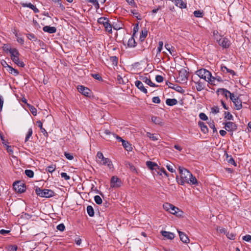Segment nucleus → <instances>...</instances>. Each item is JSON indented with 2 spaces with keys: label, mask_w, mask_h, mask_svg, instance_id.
Here are the masks:
<instances>
[{
  "label": "nucleus",
  "mask_w": 251,
  "mask_h": 251,
  "mask_svg": "<svg viewBox=\"0 0 251 251\" xmlns=\"http://www.w3.org/2000/svg\"><path fill=\"white\" fill-rule=\"evenodd\" d=\"M178 170L180 175V179L178 181V183L181 185H183L185 183L188 182L189 178L192 176V174L187 169L181 166H179Z\"/></svg>",
  "instance_id": "obj_1"
},
{
  "label": "nucleus",
  "mask_w": 251,
  "mask_h": 251,
  "mask_svg": "<svg viewBox=\"0 0 251 251\" xmlns=\"http://www.w3.org/2000/svg\"><path fill=\"white\" fill-rule=\"evenodd\" d=\"M35 193L39 197L49 198L54 196L55 193L50 189H42L37 187L35 189Z\"/></svg>",
  "instance_id": "obj_2"
},
{
  "label": "nucleus",
  "mask_w": 251,
  "mask_h": 251,
  "mask_svg": "<svg viewBox=\"0 0 251 251\" xmlns=\"http://www.w3.org/2000/svg\"><path fill=\"white\" fill-rule=\"evenodd\" d=\"M97 157L100 159V164L104 165H107V167L110 169L113 167V164L112 162L110 161L109 159L108 158H105L104 157L103 154L100 151H99L97 153Z\"/></svg>",
  "instance_id": "obj_3"
},
{
  "label": "nucleus",
  "mask_w": 251,
  "mask_h": 251,
  "mask_svg": "<svg viewBox=\"0 0 251 251\" xmlns=\"http://www.w3.org/2000/svg\"><path fill=\"white\" fill-rule=\"evenodd\" d=\"M98 22L100 24H102L107 31L109 33L112 32V26L109 23L108 18L106 17H100L98 19Z\"/></svg>",
  "instance_id": "obj_4"
},
{
  "label": "nucleus",
  "mask_w": 251,
  "mask_h": 251,
  "mask_svg": "<svg viewBox=\"0 0 251 251\" xmlns=\"http://www.w3.org/2000/svg\"><path fill=\"white\" fill-rule=\"evenodd\" d=\"M13 187L16 192L19 193H24L26 189L25 184L20 181L14 182L13 184Z\"/></svg>",
  "instance_id": "obj_5"
},
{
  "label": "nucleus",
  "mask_w": 251,
  "mask_h": 251,
  "mask_svg": "<svg viewBox=\"0 0 251 251\" xmlns=\"http://www.w3.org/2000/svg\"><path fill=\"white\" fill-rule=\"evenodd\" d=\"M196 74L200 78L203 79L205 81H207L208 77H210L211 76V73L205 69H201L198 70L196 72Z\"/></svg>",
  "instance_id": "obj_6"
},
{
  "label": "nucleus",
  "mask_w": 251,
  "mask_h": 251,
  "mask_svg": "<svg viewBox=\"0 0 251 251\" xmlns=\"http://www.w3.org/2000/svg\"><path fill=\"white\" fill-rule=\"evenodd\" d=\"M188 78V74L185 69H181L179 71V75L177 77L178 81L181 83H185Z\"/></svg>",
  "instance_id": "obj_7"
},
{
  "label": "nucleus",
  "mask_w": 251,
  "mask_h": 251,
  "mask_svg": "<svg viewBox=\"0 0 251 251\" xmlns=\"http://www.w3.org/2000/svg\"><path fill=\"white\" fill-rule=\"evenodd\" d=\"M122 184V181L118 177L113 176L111 178L110 186L112 188L119 187Z\"/></svg>",
  "instance_id": "obj_8"
},
{
  "label": "nucleus",
  "mask_w": 251,
  "mask_h": 251,
  "mask_svg": "<svg viewBox=\"0 0 251 251\" xmlns=\"http://www.w3.org/2000/svg\"><path fill=\"white\" fill-rule=\"evenodd\" d=\"M223 124H225V128L228 131H236L237 129V125L233 122H228Z\"/></svg>",
  "instance_id": "obj_9"
},
{
  "label": "nucleus",
  "mask_w": 251,
  "mask_h": 251,
  "mask_svg": "<svg viewBox=\"0 0 251 251\" xmlns=\"http://www.w3.org/2000/svg\"><path fill=\"white\" fill-rule=\"evenodd\" d=\"M77 89L78 91L82 95L87 97H90L91 92L88 88L83 85H78Z\"/></svg>",
  "instance_id": "obj_10"
},
{
  "label": "nucleus",
  "mask_w": 251,
  "mask_h": 251,
  "mask_svg": "<svg viewBox=\"0 0 251 251\" xmlns=\"http://www.w3.org/2000/svg\"><path fill=\"white\" fill-rule=\"evenodd\" d=\"M218 44L224 48H228L230 46V41L226 37H222L218 41Z\"/></svg>",
  "instance_id": "obj_11"
},
{
  "label": "nucleus",
  "mask_w": 251,
  "mask_h": 251,
  "mask_svg": "<svg viewBox=\"0 0 251 251\" xmlns=\"http://www.w3.org/2000/svg\"><path fill=\"white\" fill-rule=\"evenodd\" d=\"M20 54L17 49H14L13 51L11 52L10 56L11 59L13 62H16L19 59V56Z\"/></svg>",
  "instance_id": "obj_12"
},
{
  "label": "nucleus",
  "mask_w": 251,
  "mask_h": 251,
  "mask_svg": "<svg viewBox=\"0 0 251 251\" xmlns=\"http://www.w3.org/2000/svg\"><path fill=\"white\" fill-rule=\"evenodd\" d=\"M135 85L144 93L147 94L148 93L147 89L145 88L143 83L141 81L136 80L135 82Z\"/></svg>",
  "instance_id": "obj_13"
},
{
  "label": "nucleus",
  "mask_w": 251,
  "mask_h": 251,
  "mask_svg": "<svg viewBox=\"0 0 251 251\" xmlns=\"http://www.w3.org/2000/svg\"><path fill=\"white\" fill-rule=\"evenodd\" d=\"M169 212L172 214L176 215L177 217H181V213H182V211H179V209L177 207L175 206L174 205H173L171 209L169 211Z\"/></svg>",
  "instance_id": "obj_14"
},
{
  "label": "nucleus",
  "mask_w": 251,
  "mask_h": 251,
  "mask_svg": "<svg viewBox=\"0 0 251 251\" xmlns=\"http://www.w3.org/2000/svg\"><path fill=\"white\" fill-rule=\"evenodd\" d=\"M140 79L144 82L146 83V84L150 86L151 87H155L157 86L156 85H155L154 83L151 82V80L150 78H148L146 76H140Z\"/></svg>",
  "instance_id": "obj_15"
},
{
  "label": "nucleus",
  "mask_w": 251,
  "mask_h": 251,
  "mask_svg": "<svg viewBox=\"0 0 251 251\" xmlns=\"http://www.w3.org/2000/svg\"><path fill=\"white\" fill-rule=\"evenodd\" d=\"M173 1L176 6L180 8H186L187 7L186 3L182 0H173Z\"/></svg>",
  "instance_id": "obj_16"
},
{
  "label": "nucleus",
  "mask_w": 251,
  "mask_h": 251,
  "mask_svg": "<svg viewBox=\"0 0 251 251\" xmlns=\"http://www.w3.org/2000/svg\"><path fill=\"white\" fill-rule=\"evenodd\" d=\"M161 233L162 235L167 239L172 240L175 238V235L172 232L167 231H161Z\"/></svg>",
  "instance_id": "obj_17"
},
{
  "label": "nucleus",
  "mask_w": 251,
  "mask_h": 251,
  "mask_svg": "<svg viewBox=\"0 0 251 251\" xmlns=\"http://www.w3.org/2000/svg\"><path fill=\"white\" fill-rule=\"evenodd\" d=\"M22 5L23 7H28L30 9H31L32 10H33V11L35 12V13H38L39 12V10H38V9L33 4H32V3H22Z\"/></svg>",
  "instance_id": "obj_18"
},
{
  "label": "nucleus",
  "mask_w": 251,
  "mask_h": 251,
  "mask_svg": "<svg viewBox=\"0 0 251 251\" xmlns=\"http://www.w3.org/2000/svg\"><path fill=\"white\" fill-rule=\"evenodd\" d=\"M43 30L44 32L49 33H54L56 32V28L54 26L46 25L43 27Z\"/></svg>",
  "instance_id": "obj_19"
},
{
  "label": "nucleus",
  "mask_w": 251,
  "mask_h": 251,
  "mask_svg": "<svg viewBox=\"0 0 251 251\" xmlns=\"http://www.w3.org/2000/svg\"><path fill=\"white\" fill-rule=\"evenodd\" d=\"M178 232L180 239L182 242L184 243H187L189 242V239L188 237L184 233L180 231H178Z\"/></svg>",
  "instance_id": "obj_20"
},
{
  "label": "nucleus",
  "mask_w": 251,
  "mask_h": 251,
  "mask_svg": "<svg viewBox=\"0 0 251 251\" xmlns=\"http://www.w3.org/2000/svg\"><path fill=\"white\" fill-rule=\"evenodd\" d=\"M218 93H220L222 95H224L226 97L227 99L228 97L230 96V94L231 93L225 88H219L217 90Z\"/></svg>",
  "instance_id": "obj_21"
},
{
  "label": "nucleus",
  "mask_w": 251,
  "mask_h": 251,
  "mask_svg": "<svg viewBox=\"0 0 251 251\" xmlns=\"http://www.w3.org/2000/svg\"><path fill=\"white\" fill-rule=\"evenodd\" d=\"M14 49L16 48H11L10 45L8 44H4L2 46V50L5 52H9L11 54Z\"/></svg>",
  "instance_id": "obj_22"
},
{
  "label": "nucleus",
  "mask_w": 251,
  "mask_h": 251,
  "mask_svg": "<svg viewBox=\"0 0 251 251\" xmlns=\"http://www.w3.org/2000/svg\"><path fill=\"white\" fill-rule=\"evenodd\" d=\"M234 108L235 109L239 110L242 108V101L239 99H236L235 101H233Z\"/></svg>",
  "instance_id": "obj_23"
},
{
  "label": "nucleus",
  "mask_w": 251,
  "mask_h": 251,
  "mask_svg": "<svg viewBox=\"0 0 251 251\" xmlns=\"http://www.w3.org/2000/svg\"><path fill=\"white\" fill-rule=\"evenodd\" d=\"M147 136L153 141H156L159 140V136L158 134L151 133V132H147Z\"/></svg>",
  "instance_id": "obj_24"
},
{
  "label": "nucleus",
  "mask_w": 251,
  "mask_h": 251,
  "mask_svg": "<svg viewBox=\"0 0 251 251\" xmlns=\"http://www.w3.org/2000/svg\"><path fill=\"white\" fill-rule=\"evenodd\" d=\"M198 125L199 126L201 127V131L203 133H206L208 132V130L207 126L205 125V124L202 122H199Z\"/></svg>",
  "instance_id": "obj_25"
},
{
  "label": "nucleus",
  "mask_w": 251,
  "mask_h": 251,
  "mask_svg": "<svg viewBox=\"0 0 251 251\" xmlns=\"http://www.w3.org/2000/svg\"><path fill=\"white\" fill-rule=\"evenodd\" d=\"M146 165L148 168L152 170L155 169V167H157L158 169H159V166L157 165V164L153 162L150 161H147Z\"/></svg>",
  "instance_id": "obj_26"
},
{
  "label": "nucleus",
  "mask_w": 251,
  "mask_h": 251,
  "mask_svg": "<svg viewBox=\"0 0 251 251\" xmlns=\"http://www.w3.org/2000/svg\"><path fill=\"white\" fill-rule=\"evenodd\" d=\"M122 143L123 146L127 151H131L132 150L131 145L128 141L124 140Z\"/></svg>",
  "instance_id": "obj_27"
},
{
  "label": "nucleus",
  "mask_w": 251,
  "mask_h": 251,
  "mask_svg": "<svg viewBox=\"0 0 251 251\" xmlns=\"http://www.w3.org/2000/svg\"><path fill=\"white\" fill-rule=\"evenodd\" d=\"M166 103L169 106H173L177 103V100L176 99H167L166 100Z\"/></svg>",
  "instance_id": "obj_28"
},
{
  "label": "nucleus",
  "mask_w": 251,
  "mask_h": 251,
  "mask_svg": "<svg viewBox=\"0 0 251 251\" xmlns=\"http://www.w3.org/2000/svg\"><path fill=\"white\" fill-rule=\"evenodd\" d=\"M136 46V42L133 37H131L127 43V46L129 48H134Z\"/></svg>",
  "instance_id": "obj_29"
},
{
  "label": "nucleus",
  "mask_w": 251,
  "mask_h": 251,
  "mask_svg": "<svg viewBox=\"0 0 251 251\" xmlns=\"http://www.w3.org/2000/svg\"><path fill=\"white\" fill-rule=\"evenodd\" d=\"M37 126H38V127L40 128L42 133H43V134L45 136H48V133L46 131V130H45V129L43 127V124H42V123L41 121H38L37 122Z\"/></svg>",
  "instance_id": "obj_30"
},
{
  "label": "nucleus",
  "mask_w": 251,
  "mask_h": 251,
  "mask_svg": "<svg viewBox=\"0 0 251 251\" xmlns=\"http://www.w3.org/2000/svg\"><path fill=\"white\" fill-rule=\"evenodd\" d=\"M221 70L223 72H225V71H226V73L232 74L233 75H235V73L233 70L228 69L226 66H221Z\"/></svg>",
  "instance_id": "obj_31"
},
{
  "label": "nucleus",
  "mask_w": 251,
  "mask_h": 251,
  "mask_svg": "<svg viewBox=\"0 0 251 251\" xmlns=\"http://www.w3.org/2000/svg\"><path fill=\"white\" fill-rule=\"evenodd\" d=\"M196 87L198 91H201L204 88V83L201 81H198L196 83Z\"/></svg>",
  "instance_id": "obj_32"
},
{
  "label": "nucleus",
  "mask_w": 251,
  "mask_h": 251,
  "mask_svg": "<svg viewBox=\"0 0 251 251\" xmlns=\"http://www.w3.org/2000/svg\"><path fill=\"white\" fill-rule=\"evenodd\" d=\"M187 183L193 185L198 184V182L195 176H194L193 175L192 176L190 177L188 180V182H187Z\"/></svg>",
  "instance_id": "obj_33"
},
{
  "label": "nucleus",
  "mask_w": 251,
  "mask_h": 251,
  "mask_svg": "<svg viewBox=\"0 0 251 251\" xmlns=\"http://www.w3.org/2000/svg\"><path fill=\"white\" fill-rule=\"evenodd\" d=\"M87 212L89 216L93 217L94 215V210L93 207L91 205H88L87 207Z\"/></svg>",
  "instance_id": "obj_34"
},
{
  "label": "nucleus",
  "mask_w": 251,
  "mask_h": 251,
  "mask_svg": "<svg viewBox=\"0 0 251 251\" xmlns=\"http://www.w3.org/2000/svg\"><path fill=\"white\" fill-rule=\"evenodd\" d=\"M169 87L175 90L176 92L183 94L184 93V90L180 86H176V87H172L169 86Z\"/></svg>",
  "instance_id": "obj_35"
},
{
  "label": "nucleus",
  "mask_w": 251,
  "mask_h": 251,
  "mask_svg": "<svg viewBox=\"0 0 251 251\" xmlns=\"http://www.w3.org/2000/svg\"><path fill=\"white\" fill-rule=\"evenodd\" d=\"M8 72L9 73L13 74L15 76H17L19 74V71L11 66L9 67Z\"/></svg>",
  "instance_id": "obj_36"
},
{
  "label": "nucleus",
  "mask_w": 251,
  "mask_h": 251,
  "mask_svg": "<svg viewBox=\"0 0 251 251\" xmlns=\"http://www.w3.org/2000/svg\"><path fill=\"white\" fill-rule=\"evenodd\" d=\"M151 121L152 122H153L155 124H157V125H161L162 124L161 119L159 117H157L156 116H152L151 117Z\"/></svg>",
  "instance_id": "obj_37"
},
{
  "label": "nucleus",
  "mask_w": 251,
  "mask_h": 251,
  "mask_svg": "<svg viewBox=\"0 0 251 251\" xmlns=\"http://www.w3.org/2000/svg\"><path fill=\"white\" fill-rule=\"evenodd\" d=\"M131 12L133 14V15L135 18H136L138 20H142V17H141V15L138 12H137L136 10H135V9L131 10Z\"/></svg>",
  "instance_id": "obj_38"
},
{
  "label": "nucleus",
  "mask_w": 251,
  "mask_h": 251,
  "mask_svg": "<svg viewBox=\"0 0 251 251\" xmlns=\"http://www.w3.org/2000/svg\"><path fill=\"white\" fill-rule=\"evenodd\" d=\"M110 60L112 63V64L114 66H116L117 65L118 59L117 56H111L110 57Z\"/></svg>",
  "instance_id": "obj_39"
},
{
  "label": "nucleus",
  "mask_w": 251,
  "mask_h": 251,
  "mask_svg": "<svg viewBox=\"0 0 251 251\" xmlns=\"http://www.w3.org/2000/svg\"><path fill=\"white\" fill-rule=\"evenodd\" d=\"M55 168H56L55 165L52 164V165L48 166L46 169V171L49 173H52L54 171V170H55Z\"/></svg>",
  "instance_id": "obj_40"
},
{
  "label": "nucleus",
  "mask_w": 251,
  "mask_h": 251,
  "mask_svg": "<svg viewBox=\"0 0 251 251\" xmlns=\"http://www.w3.org/2000/svg\"><path fill=\"white\" fill-rule=\"evenodd\" d=\"M224 118L228 120H232L233 119V117L232 114L229 112H225L224 113Z\"/></svg>",
  "instance_id": "obj_41"
},
{
  "label": "nucleus",
  "mask_w": 251,
  "mask_h": 251,
  "mask_svg": "<svg viewBox=\"0 0 251 251\" xmlns=\"http://www.w3.org/2000/svg\"><path fill=\"white\" fill-rule=\"evenodd\" d=\"M166 167L168 170L171 173H176V170L174 169V165L172 163H168Z\"/></svg>",
  "instance_id": "obj_42"
},
{
  "label": "nucleus",
  "mask_w": 251,
  "mask_h": 251,
  "mask_svg": "<svg viewBox=\"0 0 251 251\" xmlns=\"http://www.w3.org/2000/svg\"><path fill=\"white\" fill-rule=\"evenodd\" d=\"M117 81L118 83L120 84H126V79H124L121 75H118L117 77Z\"/></svg>",
  "instance_id": "obj_43"
},
{
  "label": "nucleus",
  "mask_w": 251,
  "mask_h": 251,
  "mask_svg": "<svg viewBox=\"0 0 251 251\" xmlns=\"http://www.w3.org/2000/svg\"><path fill=\"white\" fill-rule=\"evenodd\" d=\"M148 34V31L146 30H142L141 34L140 37V40L141 41L144 40L145 38L147 37Z\"/></svg>",
  "instance_id": "obj_44"
},
{
  "label": "nucleus",
  "mask_w": 251,
  "mask_h": 251,
  "mask_svg": "<svg viewBox=\"0 0 251 251\" xmlns=\"http://www.w3.org/2000/svg\"><path fill=\"white\" fill-rule=\"evenodd\" d=\"M194 15L197 18H201L203 16V12L200 10H196L194 12Z\"/></svg>",
  "instance_id": "obj_45"
},
{
  "label": "nucleus",
  "mask_w": 251,
  "mask_h": 251,
  "mask_svg": "<svg viewBox=\"0 0 251 251\" xmlns=\"http://www.w3.org/2000/svg\"><path fill=\"white\" fill-rule=\"evenodd\" d=\"M32 133H33L32 129L31 128H30L28 129L27 134L26 135V137L25 138V142H26L28 141L29 138L32 136Z\"/></svg>",
  "instance_id": "obj_46"
},
{
  "label": "nucleus",
  "mask_w": 251,
  "mask_h": 251,
  "mask_svg": "<svg viewBox=\"0 0 251 251\" xmlns=\"http://www.w3.org/2000/svg\"><path fill=\"white\" fill-rule=\"evenodd\" d=\"M25 174L29 177L32 178L34 176V172L33 171L31 170H25Z\"/></svg>",
  "instance_id": "obj_47"
},
{
  "label": "nucleus",
  "mask_w": 251,
  "mask_h": 251,
  "mask_svg": "<svg viewBox=\"0 0 251 251\" xmlns=\"http://www.w3.org/2000/svg\"><path fill=\"white\" fill-rule=\"evenodd\" d=\"M173 204L167 202L163 204V207L165 210L169 212Z\"/></svg>",
  "instance_id": "obj_48"
},
{
  "label": "nucleus",
  "mask_w": 251,
  "mask_h": 251,
  "mask_svg": "<svg viewBox=\"0 0 251 251\" xmlns=\"http://www.w3.org/2000/svg\"><path fill=\"white\" fill-rule=\"evenodd\" d=\"M94 200L96 203L98 204H100L102 202L101 198L98 195L94 197Z\"/></svg>",
  "instance_id": "obj_49"
},
{
  "label": "nucleus",
  "mask_w": 251,
  "mask_h": 251,
  "mask_svg": "<svg viewBox=\"0 0 251 251\" xmlns=\"http://www.w3.org/2000/svg\"><path fill=\"white\" fill-rule=\"evenodd\" d=\"M215 80H216L215 77L213 76L211 74L210 77H208L206 81H207L209 83H210L212 85H215L214 82H215Z\"/></svg>",
  "instance_id": "obj_50"
},
{
  "label": "nucleus",
  "mask_w": 251,
  "mask_h": 251,
  "mask_svg": "<svg viewBox=\"0 0 251 251\" xmlns=\"http://www.w3.org/2000/svg\"><path fill=\"white\" fill-rule=\"evenodd\" d=\"M163 46V42L162 41H159L158 43V47L157 48V52L156 54V56H157V54H160L161 50L162 49Z\"/></svg>",
  "instance_id": "obj_51"
},
{
  "label": "nucleus",
  "mask_w": 251,
  "mask_h": 251,
  "mask_svg": "<svg viewBox=\"0 0 251 251\" xmlns=\"http://www.w3.org/2000/svg\"><path fill=\"white\" fill-rule=\"evenodd\" d=\"M29 105V109L31 113L34 115L36 116L37 115V109L32 105Z\"/></svg>",
  "instance_id": "obj_52"
},
{
  "label": "nucleus",
  "mask_w": 251,
  "mask_h": 251,
  "mask_svg": "<svg viewBox=\"0 0 251 251\" xmlns=\"http://www.w3.org/2000/svg\"><path fill=\"white\" fill-rule=\"evenodd\" d=\"M26 36L28 38L29 40H37V38L35 36V35L32 33H28L26 34Z\"/></svg>",
  "instance_id": "obj_53"
},
{
  "label": "nucleus",
  "mask_w": 251,
  "mask_h": 251,
  "mask_svg": "<svg viewBox=\"0 0 251 251\" xmlns=\"http://www.w3.org/2000/svg\"><path fill=\"white\" fill-rule=\"evenodd\" d=\"M211 112L217 114L219 112V108L217 106H214L211 108Z\"/></svg>",
  "instance_id": "obj_54"
},
{
  "label": "nucleus",
  "mask_w": 251,
  "mask_h": 251,
  "mask_svg": "<svg viewBox=\"0 0 251 251\" xmlns=\"http://www.w3.org/2000/svg\"><path fill=\"white\" fill-rule=\"evenodd\" d=\"M226 236L228 238L231 240H234L235 237V235L233 233L227 232Z\"/></svg>",
  "instance_id": "obj_55"
},
{
  "label": "nucleus",
  "mask_w": 251,
  "mask_h": 251,
  "mask_svg": "<svg viewBox=\"0 0 251 251\" xmlns=\"http://www.w3.org/2000/svg\"><path fill=\"white\" fill-rule=\"evenodd\" d=\"M56 228L60 231H63L65 230V226L63 224H60L57 226Z\"/></svg>",
  "instance_id": "obj_56"
},
{
  "label": "nucleus",
  "mask_w": 251,
  "mask_h": 251,
  "mask_svg": "<svg viewBox=\"0 0 251 251\" xmlns=\"http://www.w3.org/2000/svg\"><path fill=\"white\" fill-rule=\"evenodd\" d=\"M64 155L66 158H67L68 159H69L70 160H72L74 158L73 155L71 153H70L65 152L64 153Z\"/></svg>",
  "instance_id": "obj_57"
},
{
  "label": "nucleus",
  "mask_w": 251,
  "mask_h": 251,
  "mask_svg": "<svg viewBox=\"0 0 251 251\" xmlns=\"http://www.w3.org/2000/svg\"><path fill=\"white\" fill-rule=\"evenodd\" d=\"M199 117L201 120L203 121H206L208 119L207 116L204 113H201Z\"/></svg>",
  "instance_id": "obj_58"
},
{
  "label": "nucleus",
  "mask_w": 251,
  "mask_h": 251,
  "mask_svg": "<svg viewBox=\"0 0 251 251\" xmlns=\"http://www.w3.org/2000/svg\"><path fill=\"white\" fill-rule=\"evenodd\" d=\"M155 80L157 82H162L163 81V77L160 75H157L155 76Z\"/></svg>",
  "instance_id": "obj_59"
},
{
  "label": "nucleus",
  "mask_w": 251,
  "mask_h": 251,
  "mask_svg": "<svg viewBox=\"0 0 251 251\" xmlns=\"http://www.w3.org/2000/svg\"><path fill=\"white\" fill-rule=\"evenodd\" d=\"M14 63L21 67H24L25 66V63L22 61H20L19 59L17 61L14 62Z\"/></svg>",
  "instance_id": "obj_60"
},
{
  "label": "nucleus",
  "mask_w": 251,
  "mask_h": 251,
  "mask_svg": "<svg viewBox=\"0 0 251 251\" xmlns=\"http://www.w3.org/2000/svg\"><path fill=\"white\" fill-rule=\"evenodd\" d=\"M152 102L155 103H160V100L159 97H154L152 99Z\"/></svg>",
  "instance_id": "obj_61"
},
{
  "label": "nucleus",
  "mask_w": 251,
  "mask_h": 251,
  "mask_svg": "<svg viewBox=\"0 0 251 251\" xmlns=\"http://www.w3.org/2000/svg\"><path fill=\"white\" fill-rule=\"evenodd\" d=\"M61 176L62 178H64L66 180L70 179V176H69L66 173H61Z\"/></svg>",
  "instance_id": "obj_62"
},
{
  "label": "nucleus",
  "mask_w": 251,
  "mask_h": 251,
  "mask_svg": "<svg viewBox=\"0 0 251 251\" xmlns=\"http://www.w3.org/2000/svg\"><path fill=\"white\" fill-rule=\"evenodd\" d=\"M243 240L247 242H250L251 240V236L250 235H246L243 237Z\"/></svg>",
  "instance_id": "obj_63"
},
{
  "label": "nucleus",
  "mask_w": 251,
  "mask_h": 251,
  "mask_svg": "<svg viewBox=\"0 0 251 251\" xmlns=\"http://www.w3.org/2000/svg\"><path fill=\"white\" fill-rule=\"evenodd\" d=\"M227 161L229 163L233 165L234 166H236V165H237L234 159L231 156H230V157H229V159H228Z\"/></svg>",
  "instance_id": "obj_64"
}]
</instances>
